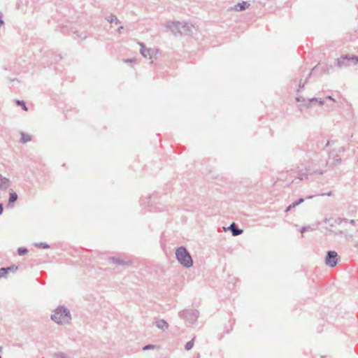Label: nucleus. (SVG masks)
I'll return each instance as SVG.
<instances>
[{
  "label": "nucleus",
  "instance_id": "obj_29",
  "mask_svg": "<svg viewBox=\"0 0 358 358\" xmlns=\"http://www.w3.org/2000/svg\"><path fill=\"white\" fill-rule=\"evenodd\" d=\"M334 159V165H337L338 164L341 162V158L339 157V155L338 154H336L335 155Z\"/></svg>",
  "mask_w": 358,
  "mask_h": 358
},
{
  "label": "nucleus",
  "instance_id": "obj_25",
  "mask_svg": "<svg viewBox=\"0 0 358 358\" xmlns=\"http://www.w3.org/2000/svg\"><path fill=\"white\" fill-rule=\"evenodd\" d=\"M157 348H159V346L155 345L149 344V345H146L143 346L142 349H143V350H153V349H157Z\"/></svg>",
  "mask_w": 358,
  "mask_h": 358
},
{
  "label": "nucleus",
  "instance_id": "obj_13",
  "mask_svg": "<svg viewBox=\"0 0 358 358\" xmlns=\"http://www.w3.org/2000/svg\"><path fill=\"white\" fill-rule=\"evenodd\" d=\"M250 6V3L248 1H242L241 3H238L234 6V9L236 11H243L248 8Z\"/></svg>",
  "mask_w": 358,
  "mask_h": 358
},
{
  "label": "nucleus",
  "instance_id": "obj_10",
  "mask_svg": "<svg viewBox=\"0 0 358 358\" xmlns=\"http://www.w3.org/2000/svg\"><path fill=\"white\" fill-rule=\"evenodd\" d=\"M18 196L17 193L10 189L9 191V198L7 203L8 208H13L14 203L17 200Z\"/></svg>",
  "mask_w": 358,
  "mask_h": 358
},
{
  "label": "nucleus",
  "instance_id": "obj_23",
  "mask_svg": "<svg viewBox=\"0 0 358 358\" xmlns=\"http://www.w3.org/2000/svg\"><path fill=\"white\" fill-rule=\"evenodd\" d=\"M4 269H6V275L8 274L10 271H15L18 269V266L15 265H11L10 266L3 267Z\"/></svg>",
  "mask_w": 358,
  "mask_h": 358
},
{
  "label": "nucleus",
  "instance_id": "obj_19",
  "mask_svg": "<svg viewBox=\"0 0 358 358\" xmlns=\"http://www.w3.org/2000/svg\"><path fill=\"white\" fill-rule=\"evenodd\" d=\"M34 245L36 248H43V249H48L50 247L49 244H48L47 243H45V242L35 243L34 244Z\"/></svg>",
  "mask_w": 358,
  "mask_h": 358
},
{
  "label": "nucleus",
  "instance_id": "obj_6",
  "mask_svg": "<svg viewBox=\"0 0 358 358\" xmlns=\"http://www.w3.org/2000/svg\"><path fill=\"white\" fill-rule=\"evenodd\" d=\"M339 260L337 252L334 250H329L327 252L325 257V264L331 268L335 267Z\"/></svg>",
  "mask_w": 358,
  "mask_h": 358
},
{
  "label": "nucleus",
  "instance_id": "obj_39",
  "mask_svg": "<svg viewBox=\"0 0 358 358\" xmlns=\"http://www.w3.org/2000/svg\"><path fill=\"white\" fill-rule=\"evenodd\" d=\"M338 223H341V222H343V221L346 222V221H347V220H346V219L338 218Z\"/></svg>",
  "mask_w": 358,
  "mask_h": 358
},
{
  "label": "nucleus",
  "instance_id": "obj_2",
  "mask_svg": "<svg viewBox=\"0 0 358 358\" xmlns=\"http://www.w3.org/2000/svg\"><path fill=\"white\" fill-rule=\"evenodd\" d=\"M166 27L171 29L174 35H190L192 33L193 25L185 22L170 21L167 22Z\"/></svg>",
  "mask_w": 358,
  "mask_h": 358
},
{
  "label": "nucleus",
  "instance_id": "obj_17",
  "mask_svg": "<svg viewBox=\"0 0 358 358\" xmlns=\"http://www.w3.org/2000/svg\"><path fill=\"white\" fill-rule=\"evenodd\" d=\"M106 20L110 23H113V22H115V24L120 23V22L117 19V17L113 14H110L108 17H106Z\"/></svg>",
  "mask_w": 358,
  "mask_h": 358
},
{
  "label": "nucleus",
  "instance_id": "obj_5",
  "mask_svg": "<svg viewBox=\"0 0 358 358\" xmlns=\"http://www.w3.org/2000/svg\"><path fill=\"white\" fill-rule=\"evenodd\" d=\"M179 317L189 324H193L198 319L199 313L197 310L185 309L178 313Z\"/></svg>",
  "mask_w": 358,
  "mask_h": 358
},
{
  "label": "nucleus",
  "instance_id": "obj_16",
  "mask_svg": "<svg viewBox=\"0 0 358 358\" xmlns=\"http://www.w3.org/2000/svg\"><path fill=\"white\" fill-rule=\"evenodd\" d=\"M31 140V137L29 134H26L23 132L21 133L20 142L22 143H26Z\"/></svg>",
  "mask_w": 358,
  "mask_h": 358
},
{
  "label": "nucleus",
  "instance_id": "obj_35",
  "mask_svg": "<svg viewBox=\"0 0 358 358\" xmlns=\"http://www.w3.org/2000/svg\"><path fill=\"white\" fill-rule=\"evenodd\" d=\"M294 208V207H292V204H290L289 206H288L287 207V208L285 209V213H287V212H289V211L292 208Z\"/></svg>",
  "mask_w": 358,
  "mask_h": 358
},
{
  "label": "nucleus",
  "instance_id": "obj_15",
  "mask_svg": "<svg viewBox=\"0 0 358 358\" xmlns=\"http://www.w3.org/2000/svg\"><path fill=\"white\" fill-rule=\"evenodd\" d=\"M296 101L297 102H302V103L298 106L300 111H302L303 108H306L305 105L307 103V99L303 98L302 96H298L296 97Z\"/></svg>",
  "mask_w": 358,
  "mask_h": 358
},
{
  "label": "nucleus",
  "instance_id": "obj_14",
  "mask_svg": "<svg viewBox=\"0 0 358 358\" xmlns=\"http://www.w3.org/2000/svg\"><path fill=\"white\" fill-rule=\"evenodd\" d=\"M155 325L157 328L162 329V330L168 329V328H169V324H168L167 322L164 319H161V320L156 321Z\"/></svg>",
  "mask_w": 358,
  "mask_h": 358
},
{
  "label": "nucleus",
  "instance_id": "obj_36",
  "mask_svg": "<svg viewBox=\"0 0 358 358\" xmlns=\"http://www.w3.org/2000/svg\"><path fill=\"white\" fill-rule=\"evenodd\" d=\"M307 229H308L307 227H301V229H300L301 233H302V234L304 233L307 230Z\"/></svg>",
  "mask_w": 358,
  "mask_h": 358
},
{
  "label": "nucleus",
  "instance_id": "obj_27",
  "mask_svg": "<svg viewBox=\"0 0 358 358\" xmlns=\"http://www.w3.org/2000/svg\"><path fill=\"white\" fill-rule=\"evenodd\" d=\"M307 83H308V78L304 82H302V80H300L299 84V89L297 90V91L300 92L301 90H303L305 87V85H306Z\"/></svg>",
  "mask_w": 358,
  "mask_h": 358
},
{
  "label": "nucleus",
  "instance_id": "obj_33",
  "mask_svg": "<svg viewBox=\"0 0 358 358\" xmlns=\"http://www.w3.org/2000/svg\"><path fill=\"white\" fill-rule=\"evenodd\" d=\"M60 59H62L61 55H56L55 57V60L57 62V61H59Z\"/></svg>",
  "mask_w": 358,
  "mask_h": 358
},
{
  "label": "nucleus",
  "instance_id": "obj_32",
  "mask_svg": "<svg viewBox=\"0 0 358 358\" xmlns=\"http://www.w3.org/2000/svg\"><path fill=\"white\" fill-rule=\"evenodd\" d=\"M4 24L3 20V14L0 12V27Z\"/></svg>",
  "mask_w": 358,
  "mask_h": 358
},
{
  "label": "nucleus",
  "instance_id": "obj_42",
  "mask_svg": "<svg viewBox=\"0 0 358 358\" xmlns=\"http://www.w3.org/2000/svg\"><path fill=\"white\" fill-rule=\"evenodd\" d=\"M223 338V334H219L218 335V339L221 340Z\"/></svg>",
  "mask_w": 358,
  "mask_h": 358
},
{
  "label": "nucleus",
  "instance_id": "obj_38",
  "mask_svg": "<svg viewBox=\"0 0 358 358\" xmlns=\"http://www.w3.org/2000/svg\"><path fill=\"white\" fill-rule=\"evenodd\" d=\"M133 62V59H127L124 60V62H127V63H130V62Z\"/></svg>",
  "mask_w": 358,
  "mask_h": 358
},
{
  "label": "nucleus",
  "instance_id": "obj_3",
  "mask_svg": "<svg viewBox=\"0 0 358 358\" xmlns=\"http://www.w3.org/2000/svg\"><path fill=\"white\" fill-rule=\"evenodd\" d=\"M176 257L183 267L189 268L193 265L192 256L185 246L177 248L176 250Z\"/></svg>",
  "mask_w": 358,
  "mask_h": 358
},
{
  "label": "nucleus",
  "instance_id": "obj_34",
  "mask_svg": "<svg viewBox=\"0 0 358 358\" xmlns=\"http://www.w3.org/2000/svg\"><path fill=\"white\" fill-rule=\"evenodd\" d=\"M313 172H314L315 173H318V174H320V175H322V174L324 173V171H321V170H315V171H314Z\"/></svg>",
  "mask_w": 358,
  "mask_h": 358
},
{
  "label": "nucleus",
  "instance_id": "obj_22",
  "mask_svg": "<svg viewBox=\"0 0 358 358\" xmlns=\"http://www.w3.org/2000/svg\"><path fill=\"white\" fill-rule=\"evenodd\" d=\"M16 104L22 108V110L27 111L28 110L26 103L22 100H17Z\"/></svg>",
  "mask_w": 358,
  "mask_h": 358
},
{
  "label": "nucleus",
  "instance_id": "obj_7",
  "mask_svg": "<svg viewBox=\"0 0 358 358\" xmlns=\"http://www.w3.org/2000/svg\"><path fill=\"white\" fill-rule=\"evenodd\" d=\"M223 229L225 231H230L233 236H237L243 232L242 229L237 227L235 222H232L227 228L224 227Z\"/></svg>",
  "mask_w": 358,
  "mask_h": 358
},
{
  "label": "nucleus",
  "instance_id": "obj_1",
  "mask_svg": "<svg viewBox=\"0 0 358 358\" xmlns=\"http://www.w3.org/2000/svg\"><path fill=\"white\" fill-rule=\"evenodd\" d=\"M50 318L58 324H69L71 321L70 310L64 306H59L51 315Z\"/></svg>",
  "mask_w": 358,
  "mask_h": 358
},
{
  "label": "nucleus",
  "instance_id": "obj_45",
  "mask_svg": "<svg viewBox=\"0 0 358 358\" xmlns=\"http://www.w3.org/2000/svg\"><path fill=\"white\" fill-rule=\"evenodd\" d=\"M330 145V142L328 141H327V144H326V146H328V145Z\"/></svg>",
  "mask_w": 358,
  "mask_h": 358
},
{
  "label": "nucleus",
  "instance_id": "obj_12",
  "mask_svg": "<svg viewBox=\"0 0 358 358\" xmlns=\"http://www.w3.org/2000/svg\"><path fill=\"white\" fill-rule=\"evenodd\" d=\"M10 180L0 174V189L6 190L10 186Z\"/></svg>",
  "mask_w": 358,
  "mask_h": 358
},
{
  "label": "nucleus",
  "instance_id": "obj_37",
  "mask_svg": "<svg viewBox=\"0 0 358 358\" xmlns=\"http://www.w3.org/2000/svg\"><path fill=\"white\" fill-rule=\"evenodd\" d=\"M3 210V206L2 203H0V215H2Z\"/></svg>",
  "mask_w": 358,
  "mask_h": 358
},
{
  "label": "nucleus",
  "instance_id": "obj_44",
  "mask_svg": "<svg viewBox=\"0 0 358 358\" xmlns=\"http://www.w3.org/2000/svg\"><path fill=\"white\" fill-rule=\"evenodd\" d=\"M232 329V326L231 325L230 329H228L226 332L228 334Z\"/></svg>",
  "mask_w": 358,
  "mask_h": 358
},
{
  "label": "nucleus",
  "instance_id": "obj_47",
  "mask_svg": "<svg viewBox=\"0 0 358 358\" xmlns=\"http://www.w3.org/2000/svg\"><path fill=\"white\" fill-rule=\"evenodd\" d=\"M311 74H312V71H310V72L309 73L308 76H311Z\"/></svg>",
  "mask_w": 358,
  "mask_h": 358
},
{
  "label": "nucleus",
  "instance_id": "obj_24",
  "mask_svg": "<svg viewBox=\"0 0 358 358\" xmlns=\"http://www.w3.org/2000/svg\"><path fill=\"white\" fill-rule=\"evenodd\" d=\"M53 357L54 358H69V356L67 355H66L65 353L64 352H55L54 355H53Z\"/></svg>",
  "mask_w": 358,
  "mask_h": 358
},
{
  "label": "nucleus",
  "instance_id": "obj_21",
  "mask_svg": "<svg viewBox=\"0 0 358 358\" xmlns=\"http://www.w3.org/2000/svg\"><path fill=\"white\" fill-rule=\"evenodd\" d=\"M194 339H195V337H194L191 341H188L185 345V349L186 350H190L191 349H192L193 346H194Z\"/></svg>",
  "mask_w": 358,
  "mask_h": 358
},
{
  "label": "nucleus",
  "instance_id": "obj_46",
  "mask_svg": "<svg viewBox=\"0 0 358 358\" xmlns=\"http://www.w3.org/2000/svg\"><path fill=\"white\" fill-rule=\"evenodd\" d=\"M355 248H358V242H357V243H356V244L355 245Z\"/></svg>",
  "mask_w": 358,
  "mask_h": 358
},
{
  "label": "nucleus",
  "instance_id": "obj_18",
  "mask_svg": "<svg viewBox=\"0 0 358 358\" xmlns=\"http://www.w3.org/2000/svg\"><path fill=\"white\" fill-rule=\"evenodd\" d=\"M109 260L115 264L118 265H125V262L123 259L115 258V257H110Z\"/></svg>",
  "mask_w": 358,
  "mask_h": 358
},
{
  "label": "nucleus",
  "instance_id": "obj_30",
  "mask_svg": "<svg viewBox=\"0 0 358 358\" xmlns=\"http://www.w3.org/2000/svg\"><path fill=\"white\" fill-rule=\"evenodd\" d=\"M6 269H4L3 267L0 268V278H6Z\"/></svg>",
  "mask_w": 358,
  "mask_h": 358
},
{
  "label": "nucleus",
  "instance_id": "obj_26",
  "mask_svg": "<svg viewBox=\"0 0 358 358\" xmlns=\"http://www.w3.org/2000/svg\"><path fill=\"white\" fill-rule=\"evenodd\" d=\"M304 201V199L301 197V198H299L296 201H294L292 203V207H296L297 206H299V204L302 203Z\"/></svg>",
  "mask_w": 358,
  "mask_h": 358
},
{
  "label": "nucleus",
  "instance_id": "obj_43",
  "mask_svg": "<svg viewBox=\"0 0 358 358\" xmlns=\"http://www.w3.org/2000/svg\"><path fill=\"white\" fill-rule=\"evenodd\" d=\"M355 221L354 220H351L350 221V223L351 224H355Z\"/></svg>",
  "mask_w": 358,
  "mask_h": 358
},
{
  "label": "nucleus",
  "instance_id": "obj_28",
  "mask_svg": "<svg viewBox=\"0 0 358 358\" xmlns=\"http://www.w3.org/2000/svg\"><path fill=\"white\" fill-rule=\"evenodd\" d=\"M296 178L298 179H299L300 180H305V179L308 178V175H307L306 173H299V174H298Z\"/></svg>",
  "mask_w": 358,
  "mask_h": 358
},
{
  "label": "nucleus",
  "instance_id": "obj_41",
  "mask_svg": "<svg viewBox=\"0 0 358 358\" xmlns=\"http://www.w3.org/2000/svg\"><path fill=\"white\" fill-rule=\"evenodd\" d=\"M327 99L332 100L333 101H335L334 99L331 96H327Z\"/></svg>",
  "mask_w": 358,
  "mask_h": 358
},
{
  "label": "nucleus",
  "instance_id": "obj_48",
  "mask_svg": "<svg viewBox=\"0 0 358 358\" xmlns=\"http://www.w3.org/2000/svg\"><path fill=\"white\" fill-rule=\"evenodd\" d=\"M0 358H1V356L0 355Z\"/></svg>",
  "mask_w": 358,
  "mask_h": 358
},
{
  "label": "nucleus",
  "instance_id": "obj_8",
  "mask_svg": "<svg viewBox=\"0 0 358 358\" xmlns=\"http://www.w3.org/2000/svg\"><path fill=\"white\" fill-rule=\"evenodd\" d=\"M318 103L320 106H323L324 100L322 98H310L307 99V103L305 105L306 108L312 107L313 105Z\"/></svg>",
  "mask_w": 358,
  "mask_h": 358
},
{
  "label": "nucleus",
  "instance_id": "obj_4",
  "mask_svg": "<svg viewBox=\"0 0 358 358\" xmlns=\"http://www.w3.org/2000/svg\"><path fill=\"white\" fill-rule=\"evenodd\" d=\"M358 64V56L346 54L336 59V64L339 69L355 66Z\"/></svg>",
  "mask_w": 358,
  "mask_h": 358
},
{
  "label": "nucleus",
  "instance_id": "obj_9",
  "mask_svg": "<svg viewBox=\"0 0 358 358\" xmlns=\"http://www.w3.org/2000/svg\"><path fill=\"white\" fill-rule=\"evenodd\" d=\"M139 45H141L140 53L144 57H147L148 55L150 56V59L152 58V54L153 53V50L150 48H147L143 43L140 42Z\"/></svg>",
  "mask_w": 358,
  "mask_h": 358
},
{
  "label": "nucleus",
  "instance_id": "obj_11",
  "mask_svg": "<svg viewBox=\"0 0 358 358\" xmlns=\"http://www.w3.org/2000/svg\"><path fill=\"white\" fill-rule=\"evenodd\" d=\"M157 196V194H153L152 195H150L145 198H141L140 199V203L141 206H145L148 203V206L150 207L152 204V200L155 199Z\"/></svg>",
  "mask_w": 358,
  "mask_h": 358
},
{
  "label": "nucleus",
  "instance_id": "obj_20",
  "mask_svg": "<svg viewBox=\"0 0 358 358\" xmlns=\"http://www.w3.org/2000/svg\"><path fill=\"white\" fill-rule=\"evenodd\" d=\"M17 252L19 256H23L28 252V249L24 247H20L17 248Z\"/></svg>",
  "mask_w": 358,
  "mask_h": 358
},
{
  "label": "nucleus",
  "instance_id": "obj_49",
  "mask_svg": "<svg viewBox=\"0 0 358 358\" xmlns=\"http://www.w3.org/2000/svg\"><path fill=\"white\" fill-rule=\"evenodd\" d=\"M196 358H199V357H196Z\"/></svg>",
  "mask_w": 358,
  "mask_h": 358
},
{
  "label": "nucleus",
  "instance_id": "obj_40",
  "mask_svg": "<svg viewBox=\"0 0 358 358\" xmlns=\"http://www.w3.org/2000/svg\"><path fill=\"white\" fill-rule=\"evenodd\" d=\"M123 28H124V27H123V26H120V27L117 28V31H118L119 33H120V32H121V30H122V29H123Z\"/></svg>",
  "mask_w": 358,
  "mask_h": 358
},
{
  "label": "nucleus",
  "instance_id": "obj_31",
  "mask_svg": "<svg viewBox=\"0 0 358 358\" xmlns=\"http://www.w3.org/2000/svg\"><path fill=\"white\" fill-rule=\"evenodd\" d=\"M332 69V65H329V66L326 65L325 66L322 67V71L324 72H327V73H329V69Z\"/></svg>",
  "mask_w": 358,
  "mask_h": 358
}]
</instances>
